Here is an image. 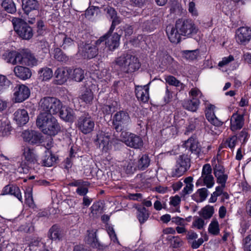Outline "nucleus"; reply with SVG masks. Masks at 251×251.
Segmentation results:
<instances>
[{
	"label": "nucleus",
	"mask_w": 251,
	"mask_h": 251,
	"mask_svg": "<svg viewBox=\"0 0 251 251\" xmlns=\"http://www.w3.org/2000/svg\"><path fill=\"white\" fill-rule=\"evenodd\" d=\"M115 63L123 73L127 74H131L138 70L141 67L138 58L128 52L117 57Z\"/></svg>",
	"instance_id": "obj_1"
},
{
	"label": "nucleus",
	"mask_w": 251,
	"mask_h": 251,
	"mask_svg": "<svg viewBox=\"0 0 251 251\" xmlns=\"http://www.w3.org/2000/svg\"><path fill=\"white\" fill-rule=\"evenodd\" d=\"M36 124L37 126L45 134L54 136L60 130L57 120L51 115H39Z\"/></svg>",
	"instance_id": "obj_2"
},
{
	"label": "nucleus",
	"mask_w": 251,
	"mask_h": 251,
	"mask_svg": "<svg viewBox=\"0 0 251 251\" xmlns=\"http://www.w3.org/2000/svg\"><path fill=\"white\" fill-rule=\"evenodd\" d=\"M62 107L61 101L55 97H46L41 99L39 103V115H54L57 114Z\"/></svg>",
	"instance_id": "obj_3"
},
{
	"label": "nucleus",
	"mask_w": 251,
	"mask_h": 251,
	"mask_svg": "<svg viewBox=\"0 0 251 251\" xmlns=\"http://www.w3.org/2000/svg\"><path fill=\"white\" fill-rule=\"evenodd\" d=\"M131 123V119L127 112L120 110L116 112L113 116L112 124L117 132L122 133L123 131H126L128 125Z\"/></svg>",
	"instance_id": "obj_4"
},
{
	"label": "nucleus",
	"mask_w": 251,
	"mask_h": 251,
	"mask_svg": "<svg viewBox=\"0 0 251 251\" xmlns=\"http://www.w3.org/2000/svg\"><path fill=\"white\" fill-rule=\"evenodd\" d=\"M14 29L17 34L24 40H29L33 35L32 28L24 20L20 18L13 20Z\"/></svg>",
	"instance_id": "obj_5"
},
{
	"label": "nucleus",
	"mask_w": 251,
	"mask_h": 251,
	"mask_svg": "<svg viewBox=\"0 0 251 251\" xmlns=\"http://www.w3.org/2000/svg\"><path fill=\"white\" fill-rule=\"evenodd\" d=\"M23 156L25 162H22L19 169L22 170L24 173H27L29 169L34 168V165L37 163V156L34 150L28 146H24L22 150Z\"/></svg>",
	"instance_id": "obj_6"
},
{
	"label": "nucleus",
	"mask_w": 251,
	"mask_h": 251,
	"mask_svg": "<svg viewBox=\"0 0 251 251\" xmlns=\"http://www.w3.org/2000/svg\"><path fill=\"white\" fill-rule=\"evenodd\" d=\"M176 27L181 35L189 36L196 34L198 31L195 25L191 20L179 19L176 22Z\"/></svg>",
	"instance_id": "obj_7"
},
{
	"label": "nucleus",
	"mask_w": 251,
	"mask_h": 251,
	"mask_svg": "<svg viewBox=\"0 0 251 251\" xmlns=\"http://www.w3.org/2000/svg\"><path fill=\"white\" fill-rule=\"evenodd\" d=\"M76 126L82 133L87 134L93 130L95 122L88 113H84L78 118Z\"/></svg>",
	"instance_id": "obj_8"
},
{
	"label": "nucleus",
	"mask_w": 251,
	"mask_h": 251,
	"mask_svg": "<svg viewBox=\"0 0 251 251\" xmlns=\"http://www.w3.org/2000/svg\"><path fill=\"white\" fill-rule=\"evenodd\" d=\"M121 141L130 148L140 149L143 146V141L141 137L127 131H123L120 135Z\"/></svg>",
	"instance_id": "obj_9"
},
{
	"label": "nucleus",
	"mask_w": 251,
	"mask_h": 251,
	"mask_svg": "<svg viewBox=\"0 0 251 251\" xmlns=\"http://www.w3.org/2000/svg\"><path fill=\"white\" fill-rule=\"evenodd\" d=\"M190 167V159L187 155L183 154L179 156L176 160V168L172 173V176L178 177L182 176Z\"/></svg>",
	"instance_id": "obj_10"
},
{
	"label": "nucleus",
	"mask_w": 251,
	"mask_h": 251,
	"mask_svg": "<svg viewBox=\"0 0 251 251\" xmlns=\"http://www.w3.org/2000/svg\"><path fill=\"white\" fill-rule=\"evenodd\" d=\"M203 183L208 188L212 187L214 184V177L212 175V168L210 164L203 165L201 177L198 180L196 185Z\"/></svg>",
	"instance_id": "obj_11"
},
{
	"label": "nucleus",
	"mask_w": 251,
	"mask_h": 251,
	"mask_svg": "<svg viewBox=\"0 0 251 251\" xmlns=\"http://www.w3.org/2000/svg\"><path fill=\"white\" fill-rule=\"evenodd\" d=\"M78 53L84 58L91 59L98 54V49L95 45L85 43L80 45L78 48Z\"/></svg>",
	"instance_id": "obj_12"
},
{
	"label": "nucleus",
	"mask_w": 251,
	"mask_h": 251,
	"mask_svg": "<svg viewBox=\"0 0 251 251\" xmlns=\"http://www.w3.org/2000/svg\"><path fill=\"white\" fill-rule=\"evenodd\" d=\"M14 98L16 102H21L30 96L29 89L23 84L17 85L14 89Z\"/></svg>",
	"instance_id": "obj_13"
},
{
	"label": "nucleus",
	"mask_w": 251,
	"mask_h": 251,
	"mask_svg": "<svg viewBox=\"0 0 251 251\" xmlns=\"http://www.w3.org/2000/svg\"><path fill=\"white\" fill-rule=\"evenodd\" d=\"M183 145L186 149H188L197 157H199L202 153V148L196 138L192 137L189 138L185 141Z\"/></svg>",
	"instance_id": "obj_14"
},
{
	"label": "nucleus",
	"mask_w": 251,
	"mask_h": 251,
	"mask_svg": "<svg viewBox=\"0 0 251 251\" xmlns=\"http://www.w3.org/2000/svg\"><path fill=\"white\" fill-rule=\"evenodd\" d=\"M236 39L238 43L245 45L251 39V29L248 27H241L236 32Z\"/></svg>",
	"instance_id": "obj_15"
},
{
	"label": "nucleus",
	"mask_w": 251,
	"mask_h": 251,
	"mask_svg": "<svg viewBox=\"0 0 251 251\" xmlns=\"http://www.w3.org/2000/svg\"><path fill=\"white\" fill-rule=\"evenodd\" d=\"M22 137L25 141L31 144L39 143L42 140L41 134L34 130H25L23 132Z\"/></svg>",
	"instance_id": "obj_16"
},
{
	"label": "nucleus",
	"mask_w": 251,
	"mask_h": 251,
	"mask_svg": "<svg viewBox=\"0 0 251 251\" xmlns=\"http://www.w3.org/2000/svg\"><path fill=\"white\" fill-rule=\"evenodd\" d=\"M109 140L110 136L108 133L101 131L97 135L96 142L102 151L106 152L109 149Z\"/></svg>",
	"instance_id": "obj_17"
},
{
	"label": "nucleus",
	"mask_w": 251,
	"mask_h": 251,
	"mask_svg": "<svg viewBox=\"0 0 251 251\" xmlns=\"http://www.w3.org/2000/svg\"><path fill=\"white\" fill-rule=\"evenodd\" d=\"M21 64L29 66H33L37 64V60L35 56L27 50L21 51Z\"/></svg>",
	"instance_id": "obj_18"
},
{
	"label": "nucleus",
	"mask_w": 251,
	"mask_h": 251,
	"mask_svg": "<svg viewBox=\"0 0 251 251\" xmlns=\"http://www.w3.org/2000/svg\"><path fill=\"white\" fill-rule=\"evenodd\" d=\"M244 124V119L243 115L234 113L230 119V129L235 131L242 128Z\"/></svg>",
	"instance_id": "obj_19"
},
{
	"label": "nucleus",
	"mask_w": 251,
	"mask_h": 251,
	"mask_svg": "<svg viewBox=\"0 0 251 251\" xmlns=\"http://www.w3.org/2000/svg\"><path fill=\"white\" fill-rule=\"evenodd\" d=\"M14 120L19 126L25 125L29 120L27 112L25 109H18L14 114Z\"/></svg>",
	"instance_id": "obj_20"
},
{
	"label": "nucleus",
	"mask_w": 251,
	"mask_h": 251,
	"mask_svg": "<svg viewBox=\"0 0 251 251\" xmlns=\"http://www.w3.org/2000/svg\"><path fill=\"white\" fill-rule=\"evenodd\" d=\"M166 31L169 39L172 43H178L180 42L181 34L176 26L168 25Z\"/></svg>",
	"instance_id": "obj_21"
},
{
	"label": "nucleus",
	"mask_w": 251,
	"mask_h": 251,
	"mask_svg": "<svg viewBox=\"0 0 251 251\" xmlns=\"http://www.w3.org/2000/svg\"><path fill=\"white\" fill-rule=\"evenodd\" d=\"M70 70L64 67H60L57 69L54 73V75L58 81L57 84H62L67 80Z\"/></svg>",
	"instance_id": "obj_22"
},
{
	"label": "nucleus",
	"mask_w": 251,
	"mask_h": 251,
	"mask_svg": "<svg viewBox=\"0 0 251 251\" xmlns=\"http://www.w3.org/2000/svg\"><path fill=\"white\" fill-rule=\"evenodd\" d=\"M59 112L60 118L66 122H72L75 118L74 110L69 107L62 105Z\"/></svg>",
	"instance_id": "obj_23"
},
{
	"label": "nucleus",
	"mask_w": 251,
	"mask_h": 251,
	"mask_svg": "<svg viewBox=\"0 0 251 251\" xmlns=\"http://www.w3.org/2000/svg\"><path fill=\"white\" fill-rule=\"evenodd\" d=\"M110 33L108 35L107 41L105 42L106 45L110 50H114L117 49L119 46V40L120 38V35L117 33L111 34Z\"/></svg>",
	"instance_id": "obj_24"
},
{
	"label": "nucleus",
	"mask_w": 251,
	"mask_h": 251,
	"mask_svg": "<svg viewBox=\"0 0 251 251\" xmlns=\"http://www.w3.org/2000/svg\"><path fill=\"white\" fill-rule=\"evenodd\" d=\"M14 72L16 76L22 80H26L31 76L30 69L25 67L17 66L14 68Z\"/></svg>",
	"instance_id": "obj_25"
},
{
	"label": "nucleus",
	"mask_w": 251,
	"mask_h": 251,
	"mask_svg": "<svg viewBox=\"0 0 251 251\" xmlns=\"http://www.w3.org/2000/svg\"><path fill=\"white\" fill-rule=\"evenodd\" d=\"M10 194L14 195L20 201L22 202V197L19 188L13 185H7L2 190L1 195Z\"/></svg>",
	"instance_id": "obj_26"
},
{
	"label": "nucleus",
	"mask_w": 251,
	"mask_h": 251,
	"mask_svg": "<svg viewBox=\"0 0 251 251\" xmlns=\"http://www.w3.org/2000/svg\"><path fill=\"white\" fill-rule=\"evenodd\" d=\"M23 9L25 13H28L32 10H38L39 3L37 0H22Z\"/></svg>",
	"instance_id": "obj_27"
},
{
	"label": "nucleus",
	"mask_w": 251,
	"mask_h": 251,
	"mask_svg": "<svg viewBox=\"0 0 251 251\" xmlns=\"http://www.w3.org/2000/svg\"><path fill=\"white\" fill-rule=\"evenodd\" d=\"M64 236L63 231L57 225L51 226L49 231V237L52 240H61Z\"/></svg>",
	"instance_id": "obj_28"
},
{
	"label": "nucleus",
	"mask_w": 251,
	"mask_h": 251,
	"mask_svg": "<svg viewBox=\"0 0 251 251\" xmlns=\"http://www.w3.org/2000/svg\"><path fill=\"white\" fill-rule=\"evenodd\" d=\"M160 22L159 17H155L152 19L144 22L142 25L143 30L147 31H151L156 28Z\"/></svg>",
	"instance_id": "obj_29"
},
{
	"label": "nucleus",
	"mask_w": 251,
	"mask_h": 251,
	"mask_svg": "<svg viewBox=\"0 0 251 251\" xmlns=\"http://www.w3.org/2000/svg\"><path fill=\"white\" fill-rule=\"evenodd\" d=\"M150 162L151 160L148 154L140 155L136 164V168L139 170L144 171L149 166Z\"/></svg>",
	"instance_id": "obj_30"
},
{
	"label": "nucleus",
	"mask_w": 251,
	"mask_h": 251,
	"mask_svg": "<svg viewBox=\"0 0 251 251\" xmlns=\"http://www.w3.org/2000/svg\"><path fill=\"white\" fill-rule=\"evenodd\" d=\"M57 158L49 150L45 151V154L42 159V164L44 166L50 167L53 166L56 162Z\"/></svg>",
	"instance_id": "obj_31"
},
{
	"label": "nucleus",
	"mask_w": 251,
	"mask_h": 251,
	"mask_svg": "<svg viewBox=\"0 0 251 251\" xmlns=\"http://www.w3.org/2000/svg\"><path fill=\"white\" fill-rule=\"evenodd\" d=\"M55 42L58 44L59 40H62L63 43L59 45L62 47L63 49H67L69 47L74 45V41L71 38L67 37L65 34H61L55 38Z\"/></svg>",
	"instance_id": "obj_32"
},
{
	"label": "nucleus",
	"mask_w": 251,
	"mask_h": 251,
	"mask_svg": "<svg viewBox=\"0 0 251 251\" xmlns=\"http://www.w3.org/2000/svg\"><path fill=\"white\" fill-rule=\"evenodd\" d=\"M200 101L196 98L185 100L183 103V106L186 109L192 112H195L199 107Z\"/></svg>",
	"instance_id": "obj_33"
},
{
	"label": "nucleus",
	"mask_w": 251,
	"mask_h": 251,
	"mask_svg": "<svg viewBox=\"0 0 251 251\" xmlns=\"http://www.w3.org/2000/svg\"><path fill=\"white\" fill-rule=\"evenodd\" d=\"M21 51L20 52H17L16 51L9 52L7 54L6 61L8 63H11L15 65L17 63L21 64Z\"/></svg>",
	"instance_id": "obj_34"
},
{
	"label": "nucleus",
	"mask_w": 251,
	"mask_h": 251,
	"mask_svg": "<svg viewBox=\"0 0 251 251\" xmlns=\"http://www.w3.org/2000/svg\"><path fill=\"white\" fill-rule=\"evenodd\" d=\"M0 3L8 13L13 14L16 12V8L13 0H0Z\"/></svg>",
	"instance_id": "obj_35"
},
{
	"label": "nucleus",
	"mask_w": 251,
	"mask_h": 251,
	"mask_svg": "<svg viewBox=\"0 0 251 251\" xmlns=\"http://www.w3.org/2000/svg\"><path fill=\"white\" fill-rule=\"evenodd\" d=\"M137 99L143 102H146L149 99V87L148 85L144 86V89L137 90L136 92Z\"/></svg>",
	"instance_id": "obj_36"
},
{
	"label": "nucleus",
	"mask_w": 251,
	"mask_h": 251,
	"mask_svg": "<svg viewBox=\"0 0 251 251\" xmlns=\"http://www.w3.org/2000/svg\"><path fill=\"white\" fill-rule=\"evenodd\" d=\"M138 211L137 218L140 223L142 224L146 221L149 217V213L145 207L139 206L136 208Z\"/></svg>",
	"instance_id": "obj_37"
},
{
	"label": "nucleus",
	"mask_w": 251,
	"mask_h": 251,
	"mask_svg": "<svg viewBox=\"0 0 251 251\" xmlns=\"http://www.w3.org/2000/svg\"><path fill=\"white\" fill-rule=\"evenodd\" d=\"M39 78L42 81H46L50 79L53 75L52 71L51 69L45 67L41 68L38 72Z\"/></svg>",
	"instance_id": "obj_38"
},
{
	"label": "nucleus",
	"mask_w": 251,
	"mask_h": 251,
	"mask_svg": "<svg viewBox=\"0 0 251 251\" xmlns=\"http://www.w3.org/2000/svg\"><path fill=\"white\" fill-rule=\"evenodd\" d=\"M205 112L206 119L211 124L217 126L222 125V123L215 116L214 111L205 110Z\"/></svg>",
	"instance_id": "obj_39"
},
{
	"label": "nucleus",
	"mask_w": 251,
	"mask_h": 251,
	"mask_svg": "<svg viewBox=\"0 0 251 251\" xmlns=\"http://www.w3.org/2000/svg\"><path fill=\"white\" fill-rule=\"evenodd\" d=\"M213 213V207L209 205L205 206L199 212L200 216L206 220L210 219L212 216Z\"/></svg>",
	"instance_id": "obj_40"
},
{
	"label": "nucleus",
	"mask_w": 251,
	"mask_h": 251,
	"mask_svg": "<svg viewBox=\"0 0 251 251\" xmlns=\"http://www.w3.org/2000/svg\"><path fill=\"white\" fill-rule=\"evenodd\" d=\"M200 53L199 50H186L182 51V57L187 60H193L197 59Z\"/></svg>",
	"instance_id": "obj_41"
},
{
	"label": "nucleus",
	"mask_w": 251,
	"mask_h": 251,
	"mask_svg": "<svg viewBox=\"0 0 251 251\" xmlns=\"http://www.w3.org/2000/svg\"><path fill=\"white\" fill-rule=\"evenodd\" d=\"M88 235L85 237V242L94 247L96 246L97 243V239L96 238V232L94 230H88Z\"/></svg>",
	"instance_id": "obj_42"
},
{
	"label": "nucleus",
	"mask_w": 251,
	"mask_h": 251,
	"mask_svg": "<svg viewBox=\"0 0 251 251\" xmlns=\"http://www.w3.org/2000/svg\"><path fill=\"white\" fill-rule=\"evenodd\" d=\"M208 230L209 233L217 235L220 233L219 225L216 219H213L210 224Z\"/></svg>",
	"instance_id": "obj_43"
},
{
	"label": "nucleus",
	"mask_w": 251,
	"mask_h": 251,
	"mask_svg": "<svg viewBox=\"0 0 251 251\" xmlns=\"http://www.w3.org/2000/svg\"><path fill=\"white\" fill-rule=\"evenodd\" d=\"M11 128L10 122L6 118L3 117L0 120V129L2 131L3 135H6V132H9Z\"/></svg>",
	"instance_id": "obj_44"
},
{
	"label": "nucleus",
	"mask_w": 251,
	"mask_h": 251,
	"mask_svg": "<svg viewBox=\"0 0 251 251\" xmlns=\"http://www.w3.org/2000/svg\"><path fill=\"white\" fill-rule=\"evenodd\" d=\"M80 99L86 103H90L93 100V94L91 90L86 88L81 95Z\"/></svg>",
	"instance_id": "obj_45"
},
{
	"label": "nucleus",
	"mask_w": 251,
	"mask_h": 251,
	"mask_svg": "<svg viewBox=\"0 0 251 251\" xmlns=\"http://www.w3.org/2000/svg\"><path fill=\"white\" fill-rule=\"evenodd\" d=\"M72 77L77 82L81 81L84 78V71L80 68H75L73 71Z\"/></svg>",
	"instance_id": "obj_46"
},
{
	"label": "nucleus",
	"mask_w": 251,
	"mask_h": 251,
	"mask_svg": "<svg viewBox=\"0 0 251 251\" xmlns=\"http://www.w3.org/2000/svg\"><path fill=\"white\" fill-rule=\"evenodd\" d=\"M54 58L60 62H66L68 60V57L63 53L59 48H55L54 50Z\"/></svg>",
	"instance_id": "obj_47"
},
{
	"label": "nucleus",
	"mask_w": 251,
	"mask_h": 251,
	"mask_svg": "<svg viewBox=\"0 0 251 251\" xmlns=\"http://www.w3.org/2000/svg\"><path fill=\"white\" fill-rule=\"evenodd\" d=\"M196 194L199 195V196L200 197V200L195 199L194 198V197H195V195H193L192 196L193 199L197 202H202L206 199L208 195V190L205 188L199 189L197 190V192Z\"/></svg>",
	"instance_id": "obj_48"
},
{
	"label": "nucleus",
	"mask_w": 251,
	"mask_h": 251,
	"mask_svg": "<svg viewBox=\"0 0 251 251\" xmlns=\"http://www.w3.org/2000/svg\"><path fill=\"white\" fill-rule=\"evenodd\" d=\"M200 120L198 119H191L189 121V124L186 128L185 134L188 132H191L195 129L197 125L199 124Z\"/></svg>",
	"instance_id": "obj_49"
},
{
	"label": "nucleus",
	"mask_w": 251,
	"mask_h": 251,
	"mask_svg": "<svg viewBox=\"0 0 251 251\" xmlns=\"http://www.w3.org/2000/svg\"><path fill=\"white\" fill-rule=\"evenodd\" d=\"M166 81L171 85H174L175 86H179L180 85L182 86L181 83L179 80L172 75H169L165 77Z\"/></svg>",
	"instance_id": "obj_50"
},
{
	"label": "nucleus",
	"mask_w": 251,
	"mask_h": 251,
	"mask_svg": "<svg viewBox=\"0 0 251 251\" xmlns=\"http://www.w3.org/2000/svg\"><path fill=\"white\" fill-rule=\"evenodd\" d=\"M10 81L4 75H0V92L9 86Z\"/></svg>",
	"instance_id": "obj_51"
},
{
	"label": "nucleus",
	"mask_w": 251,
	"mask_h": 251,
	"mask_svg": "<svg viewBox=\"0 0 251 251\" xmlns=\"http://www.w3.org/2000/svg\"><path fill=\"white\" fill-rule=\"evenodd\" d=\"M243 248L245 251H251V235H249L243 239Z\"/></svg>",
	"instance_id": "obj_52"
},
{
	"label": "nucleus",
	"mask_w": 251,
	"mask_h": 251,
	"mask_svg": "<svg viewBox=\"0 0 251 251\" xmlns=\"http://www.w3.org/2000/svg\"><path fill=\"white\" fill-rule=\"evenodd\" d=\"M37 32L39 35H43L46 32V27L42 20H39L37 22Z\"/></svg>",
	"instance_id": "obj_53"
},
{
	"label": "nucleus",
	"mask_w": 251,
	"mask_h": 251,
	"mask_svg": "<svg viewBox=\"0 0 251 251\" xmlns=\"http://www.w3.org/2000/svg\"><path fill=\"white\" fill-rule=\"evenodd\" d=\"M214 174L215 176L222 175L225 173L224 166L218 163L213 166Z\"/></svg>",
	"instance_id": "obj_54"
},
{
	"label": "nucleus",
	"mask_w": 251,
	"mask_h": 251,
	"mask_svg": "<svg viewBox=\"0 0 251 251\" xmlns=\"http://www.w3.org/2000/svg\"><path fill=\"white\" fill-rule=\"evenodd\" d=\"M193 226L199 229L203 228L205 225L204 221L203 219L199 217L195 218V220L193 223Z\"/></svg>",
	"instance_id": "obj_55"
},
{
	"label": "nucleus",
	"mask_w": 251,
	"mask_h": 251,
	"mask_svg": "<svg viewBox=\"0 0 251 251\" xmlns=\"http://www.w3.org/2000/svg\"><path fill=\"white\" fill-rule=\"evenodd\" d=\"M147 0H129L131 5L134 7L142 8L146 3Z\"/></svg>",
	"instance_id": "obj_56"
},
{
	"label": "nucleus",
	"mask_w": 251,
	"mask_h": 251,
	"mask_svg": "<svg viewBox=\"0 0 251 251\" xmlns=\"http://www.w3.org/2000/svg\"><path fill=\"white\" fill-rule=\"evenodd\" d=\"M188 11L193 16H198L199 13L196 7L195 3L193 1L190 2L188 5Z\"/></svg>",
	"instance_id": "obj_57"
},
{
	"label": "nucleus",
	"mask_w": 251,
	"mask_h": 251,
	"mask_svg": "<svg viewBox=\"0 0 251 251\" xmlns=\"http://www.w3.org/2000/svg\"><path fill=\"white\" fill-rule=\"evenodd\" d=\"M89 183L88 181H85L81 179L75 180L69 184L71 186H77L78 188L82 186H89Z\"/></svg>",
	"instance_id": "obj_58"
},
{
	"label": "nucleus",
	"mask_w": 251,
	"mask_h": 251,
	"mask_svg": "<svg viewBox=\"0 0 251 251\" xmlns=\"http://www.w3.org/2000/svg\"><path fill=\"white\" fill-rule=\"evenodd\" d=\"M215 177L217 178V183L221 184V185H222V187L226 186V183L227 179V175L223 174L222 175L215 176Z\"/></svg>",
	"instance_id": "obj_59"
},
{
	"label": "nucleus",
	"mask_w": 251,
	"mask_h": 251,
	"mask_svg": "<svg viewBox=\"0 0 251 251\" xmlns=\"http://www.w3.org/2000/svg\"><path fill=\"white\" fill-rule=\"evenodd\" d=\"M111 19H112V25L109 29V30L108 31V32L109 33H112L113 32V31L114 30V29H115L116 26L119 25L121 22V19L117 15L116 17H115L114 18H112Z\"/></svg>",
	"instance_id": "obj_60"
},
{
	"label": "nucleus",
	"mask_w": 251,
	"mask_h": 251,
	"mask_svg": "<svg viewBox=\"0 0 251 251\" xmlns=\"http://www.w3.org/2000/svg\"><path fill=\"white\" fill-rule=\"evenodd\" d=\"M104 11L107 15V16L110 18V19L114 18L117 15V13L115 9L111 7L108 6L104 8Z\"/></svg>",
	"instance_id": "obj_61"
},
{
	"label": "nucleus",
	"mask_w": 251,
	"mask_h": 251,
	"mask_svg": "<svg viewBox=\"0 0 251 251\" xmlns=\"http://www.w3.org/2000/svg\"><path fill=\"white\" fill-rule=\"evenodd\" d=\"M234 60V57L230 55L228 57H224L221 61L218 63V66L220 67H223L224 66L227 65L230 62Z\"/></svg>",
	"instance_id": "obj_62"
},
{
	"label": "nucleus",
	"mask_w": 251,
	"mask_h": 251,
	"mask_svg": "<svg viewBox=\"0 0 251 251\" xmlns=\"http://www.w3.org/2000/svg\"><path fill=\"white\" fill-rule=\"evenodd\" d=\"M43 248V244L37 240H34L30 242L29 245V249L30 251L36 250V248Z\"/></svg>",
	"instance_id": "obj_63"
},
{
	"label": "nucleus",
	"mask_w": 251,
	"mask_h": 251,
	"mask_svg": "<svg viewBox=\"0 0 251 251\" xmlns=\"http://www.w3.org/2000/svg\"><path fill=\"white\" fill-rule=\"evenodd\" d=\"M107 232L111 239L115 243H118L116 234L112 227H109L107 229Z\"/></svg>",
	"instance_id": "obj_64"
}]
</instances>
